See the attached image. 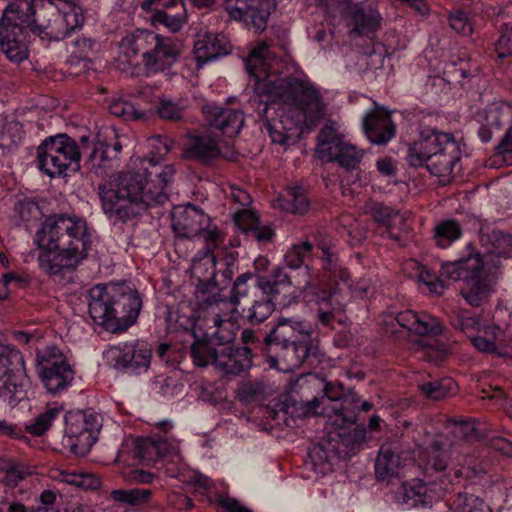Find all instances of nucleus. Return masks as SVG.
I'll list each match as a JSON object with an SVG mask.
<instances>
[{"label":"nucleus","mask_w":512,"mask_h":512,"mask_svg":"<svg viewBox=\"0 0 512 512\" xmlns=\"http://www.w3.org/2000/svg\"><path fill=\"white\" fill-rule=\"evenodd\" d=\"M174 175L173 165H161L155 156L143 158L137 169L120 172L98 185L103 212L109 219L127 222L149 207L163 205L169 200Z\"/></svg>","instance_id":"nucleus-1"},{"label":"nucleus","mask_w":512,"mask_h":512,"mask_svg":"<svg viewBox=\"0 0 512 512\" xmlns=\"http://www.w3.org/2000/svg\"><path fill=\"white\" fill-rule=\"evenodd\" d=\"M275 52L266 42H259L245 59V67L254 80V90L259 96H268L290 106L287 113L307 127L316 125L324 115L325 106L313 84L296 77L277 78L271 63Z\"/></svg>","instance_id":"nucleus-2"},{"label":"nucleus","mask_w":512,"mask_h":512,"mask_svg":"<svg viewBox=\"0 0 512 512\" xmlns=\"http://www.w3.org/2000/svg\"><path fill=\"white\" fill-rule=\"evenodd\" d=\"M92 233L82 217L67 214L48 216L35 235L39 268L49 276L75 270L92 249Z\"/></svg>","instance_id":"nucleus-3"},{"label":"nucleus","mask_w":512,"mask_h":512,"mask_svg":"<svg viewBox=\"0 0 512 512\" xmlns=\"http://www.w3.org/2000/svg\"><path fill=\"white\" fill-rule=\"evenodd\" d=\"M142 307L138 291L122 285H95L89 290L88 312L92 320L111 332L135 323Z\"/></svg>","instance_id":"nucleus-4"},{"label":"nucleus","mask_w":512,"mask_h":512,"mask_svg":"<svg viewBox=\"0 0 512 512\" xmlns=\"http://www.w3.org/2000/svg\"><path fill=\"white\" fill-rule=\"evenodd\" d=\"M119 49L128 63L141 56L146 74L154 75L170 69L178 61L182 43L151 30L136 29L122 38Z\"/></svg>","instance_id":"nucleus-5"},{"label":"nucleus","mask_w":512,"mask_h":512,"mask_svg":"<svg viewBox=\"0 0 512 512\" xmlns=\"http://www.w3.org/2000/svg\"><path fill=\"white\" fill-rule=\"evenodd\" d=\"M461 159L459 143L452 133L433 131L409 146L406 160L415 168L425 166L442 182L450 181L455 165Z\"/></svg>","instance_id":"nucleus-6"},{"label":"nucleus","mask_w":512,"mask_h":512,"mask_svg":"<svg viewBox=\"0 0 512 512\" xmlns=\"http://www.w3.org/2000/svg\"><path fill=\"white\" fill-rule=\"evenodd\" d=\"M484 259L473 243H468L462 256L441 265V277L451 281H463L461 296L473 307L488 301L494 291V283L482 276Z\"/></svg>","instance_id":"nucleus-7"},{"label":"nucleus","mask_w":512,"mask_h":512,"mask_svg":"<svg viewBox=\"0 0 512 512\" xmlns=\"http://www.w3.org/2000/svg\"><path fill=\"white\" fill-rule=\"evenodd\" d=\"M312 327L299 317L280 316L276 324L265 336L267 346L281 348L279 357L287 369L300 367L309 357L312 346Z\"/></svg>","instance_id":"nucleus-8"},{"label":"nucleus","mask_w":512,"mask_h":512,"mask_svg":"<svg viewBox=\"0 0 512 512\" xmlns=\"http://www.w3.org/2000/svg\"><path fill=\"white\" fill-rule=\"evenodd\" d=\"M32 1L9 2L0 19V48L6 57L20 63L28 58L32 16Z\"/></svg>","instance_id":"nucleus-9"},{"label":"nucleus","mask_w":512,"mask_h":512,"mask_svg":"<svg viewBox=\"0 0 512 512\" xmlns=\"http://www.w3.org/2000/svg\"><path fill=\"white\" fill-rule=\"evenodd\" d=\"M80 159L78 144L66 134L50 136L37 148V166L51 178L77 171Z\"/></svg>","instance_id":"nucleus-10"},{"label":"nucleus","mask_w":512,"mask_h":512,"mask_svg":"<svg viewBox=\"0 0 512 512\" xmlns=\"http://www.w3.org/2000/svg\"><path fill=\"white\" fill-rule=\"evenodd\" d=\"M28 386L22 353L0 342V398L15 406L26 398Z\"/></svg>","instance_id":"nucleus-11"},{"label":"nucleus","mask_w":512,"mask_h":512,"mask_svg":"<svg viewBox=\"0 0 512 512\" xmlns=\"http://www.w3.org/2000/svg\"><path fill=\"white\" fill-rule=\"evenodd\" d=\"M38 373L46 390L53 394L65 391L74 379V371L66 356L56 346H46L36 352Z\"/></svg>","instance_id":"nucleus-12"},{"label":"nucleus","mask_w":512,"mask_h":512,"mask_svg":"<svg viewBox=\"0 0 512 512\" xmlns=\"http://www.w3.org/2000/svg\"><path fill=\"white\" fill-rule=\"evenodd\" d=\"M133 454V459L144 465H149L159 459L177 461L180 459L179 442L176 438H162L156 435L147 438H136L132 441V447L129 450ZM126 453L121 450L119 461L126 462Z\"/></svg>","instance_id":"nucleus-13"},{"label":"nucleus","mask_w":512,"mask_h":512,"mask_svg":"<svg viewBox=\"0 0 512 512\" xmlns=\"http://www.w3.org/2000/svg\"><path fill=\"white\" fill-rule=\"evenodd\" d=\"M105 357L118 371L140 374L148 370L152 350L148 344L134 341L110 346L105 352Z\"/></svg>","instance_id":"nucleus-14"},{"label":"nucleus","mask_w":512,"mask_h":512,"mask_svg":"<svg viewBox=\"0 0 512 512\" xmlns=\"http://www.w3.org/2000/svg\"><path fill=\"white\" fill-rule=\"evenodd\" d=\"M65 442L71 452L84 455L97 441L101 419L92 412L79 413L66 420Z\"/></svg>","instance_id":"nucleus-15"},{"label":"nucleus","mask_w":512,"mask_h":512,"mask_svg":"<svg viewBox=\"0 0 512 512\" xmlns=\"http://www.w3.org/2000/svg\"><path fill=\"white\" fill-rule=\"evenodd\" d=\"M224 8L232 19L262 32L267 26L272 3L271 0H224Z\"/></svg>","instance_id":"nucleus-16"},{"label":"nucleus","mask_w":512,"mask_h":512,"mask_svg":"<svg viewBox=\"0 0 512 512\" xmlns=\"http://www.w3.org/2000/svg\"><path fill=\"white\" fill-rule=\"evenodd\" d=\"M209 225L210 217L191 204L176 206L172 211V228L179 237L200 235L204 240V233L212 230L208 229Z\"/></svg>","instance_id":"nucleus-17"},{"label":"nucleus","mask_w":512,"mask_h":512,"mask_svg":"<svg viewBox=\"0 0 512 512\" xmlns=\"http://www.w3.org/2000/svg\"><path fill=\"white\" fill-rule=\"evenodd\" d=\"M224 242V234L218 229L204 233V248L197 253L192 261L191 272L199 283L215 280L216 256L214 250Z\"/></svg>","instance_id":"nucleus-18"},{"label":"nucleus","mask_w":512,"mask_h":512,"mask_svg":"<svg viewBox=\"0 0 512 512\" xmlns=\"http://www.w3.org/2000/svg\"><path fill=\"white\" fill-rule=\"evenodd\" d=\"M362 128L366 138L373 145L385 146L396 135V124L390 113L380 107L366 113Z\"/></svg>","instance_id":"nucleus-19"},{"label":"nucleus","mask_w":512,"mask_h":512,"mask_svg":"<svg viewBox=\"0 0 512 512\" xmlns=\"http://www.w3.org/2000/svg\"><path fill=\"white\" fill-rule=\"evenodd\" d=\"M479 241L485 250L486 264L491 263L498 268L501 258L512 257V235L509 233L482 225L479 229Z\"/></svg>","instance_id":"nucleus-20"},{"label":"nucleus","mask_w":512,"mask_h":512,"mask_svg":"<svg viewBox=\"0 0 512 512\" xmlns=\"http://www.w3.org/2000/svg\"><path fill=\"white\" fill-rule=\"evenodd\" d=\"M202 111L209 126L228 137L237 135L244 125V114L241 110L209 103L202 107Z\"/></svg>","instance_id":"nucleus-21"},{"label":"nucleus","mask_w":512,"mask_h":512,"mask_svg":"<svg viewBox=\"0 0 512 512\" xmlns=\"http://www.w3.org/2000/svg\"><path fill=\"white\" fill-rule=\"evenodd\" d=\"M364 212L375 222L386 227L389 237L396 242L401 241L402 232L406 230V218L398 210L377 201H368Z\"/></svg>","instance_id":"nucleus-22"},{"label":"nucleus","mask_w":512,"mask_h":512,"mask_svg":"<svg viewBox=\"0 0 512 512\" xmlns=\"http://www.w3.org/2000/svg\"><path fill=\"white\" fill-rule=\"evenodd\" d=\"M214 361L215 369L222 374L239 375L251 367V350L248 347L221 346Z\"/></svg>","instance_id":"nucleus-23"},{"label":"nucleus","mask_w":512,"mask_h":512,"mask_svg":"<svg viewBox=\"0 0 512 512\" xmlns=\"http://www.w3.org/2000/svg\"><path fill=\"white\" fill-rule=\"evenodd\" d=\"M395 320L401 327L420 336H437L443 332L442 323L425 312L405 310L399 312Z\"/></svg>","instance_id":"nucleus-24"},{"label":"nucleus","mask_w":512,"mask_h":512,"mask_svg":"<svg viewBox=\"0 0 512 512\" xmlns=\"http://www.w3.org/2000/svg\"><path fill=\"white\" fill-rule=\"evenodd\" d=\"M121 150L122 145L119 141L112 144L95 143L86 162L88 169L97 176H105L108 170L114 168Z\"/></svg>","instance_id":"nucleus-25"},{"label":"nucleus","mask_w":512,"mask_h":512,"mask_svg":"<svg viewBox=\"0 0 512 512\" xmlns=\"http://www.w3.org/2000/svg\"><path fill=\"white\" fill-rule=\"evenodd\" d=\"M303 124L294 115L283 113L279 118L266 119L264 128L274 144L289 145L295 142Z\"/></svg>","instance_id":"nucleus-26"},{"label":"nucleus","mask_w":512,"mask_h":512,"mask_svg":"<svg viewBox=\"0 0 512 512\" xmlns=\"http://www.w3.org/2000/svg\"><path fill=\"white\" fill-rule=\"evenodd\" d=\"M345 143L340 126L336 122L328 121L318 133L316 153L321 160L333 162V158Z\"/></svg>","instance_id":"nucleus-27"},{"label":"nucleus","mask_w":512,"mask_h":512,"mask_svg":"<svg viewBox=\"0 0 512 512\" xmlns=\"http://www.w3.org/2000/svg\"><path fill=\"white\" fill-rule=\"evenodd\" d=\"M482 335L472 337L473 346L480 352L495 353L504 356L505 349L509 345V336L504 328L498 325L481 326Z\"/></svg>","instance_id":"nucleus-28"},{"label":"nucleus","mask_w":512,"mask_h":512,"mask_svg":"<svg viewBox=\"0 0 512 512\" xmlns=\"http://www.w3.org/2000/svg\"><path fill=\"white\" fill-rule=\"evenodd\" d=\"M230 45L226 37L221 34H207L199 38L194 44V55L198 63L204 64L208 61L227 55Z\"/></svg>","instance_id":"nucleus-29"},{"label":"nucleus","mask_w":512,"mask_h":512,"mask_svg":"<svg viewBox=\"0 0 512 512\" xmlns=\"http://www.w3.org/2000/svg\"><path fill=\"white\" fill-rule=\"evenodd\" d=\"M398 442L384 443L375 462L376 475L380 480L398 476L402 465Z\"/></svg>","instance_id":"nucleus-30"},{"label":"nucleus","mask_w":512,"mask_h":512,"mask_svg":"<svg viewBox=\"0 0 512 512\" xmlns=\"http://www.w3.org/2000/svg\"><path fill=\"white\" fill-rule=\"evenodd\" d=\"M257 287L264 294L277 299L279 305H285L284 299H280V296L286 297V294H290L293 284L285 269L283 267H276L269 278L261 277L258 279Z\"/></svg>","instance_id":"nucleus-31"},{"label":"nucleus","mask_w":512,"mask_h":512,"mask_svg":"<svg viewBox=\"0 0 512 512\" xmlns=\"http://www.w3.org/2000/svg\"><path fill=\"white\" fill-rule=\"evenodd\" d=\"M420 467L425 474L444 471L448 463V455L440 440L432 441L419 453Z\"/></svg>","instance_id":"nucleus-32"},{"label":"nucleus","mask_w":512,"mask_h":512,"mask_svg":"<svg viewBox=\"0 0 512 512\" xmlns=\"http://www.w3.org/2000/svg\"><path fill=\"white\" fill-rule=\"evenodd\" d=\"M220 150L216 140L210 136H194L184 149V155L188 159L199 160L204 163L216 159Z\"/></svg>","instance_id":"nucleus-33"},{"label":"nucleus","mask_w":512,"mask_h":512,"mask_svg":"<svg viewBox=\"0 0 512 512\" xmlns=\"http://www.w3.org/2000/svg\"><path fill=\"white\" fill-rule=\"evenodd\" d=\"M196 298L200 310L211 309V313H219V306L228 302L216 280L199 283L196 289Z\"/></svg>","instance_id":"nucleus-34"},{"label":"nucleus","mask_w":512,"mask_h":512,"mask_svg":"<svg viewBox=\"0 0 512 512\" xmlns=\"http://www.w3.org/2000/svg\"><path fill=\"white\" fill-rule=\"evenodd\" d=\"M205 331L203 332L205 337L217 341L218 346L231 345L235 334L230 328L231 323L221 318L218 312L210 313L207 318L204 319Z\"/></svg>","instance_id":"nucleus-35"},{"label":"nucleus","mask_w":512,"mask_h":512,"mask_svg":"<svg viewBox=\"0 0 512 512\" xmlns=\"http://www.w3.org/2000/svg\"><path fill=\"white\" fill-rule=\"evenodd\" d=\"M351 17L354 23L352 33L368 35L379 27L380 15L371 7L363 8L356 5L351 10Z\"/></svg>","instance_id":"nucleus-36"},{"label":"nucleus","mask_w":512,"mask_h":512,"mask_svg":"<svg viewBox=\"0 0 512 512\" xmlns=\"http://www.w3.org/2000/svg\"><path fill=\"white\" fill-rule=\"evenodd\" d=\"M463 235L460 223L455 219H446L437 223L433 228V240L441 249L450 247Z\"/></svg>","instance_id":"nucleus-37"},{"label":"nucleus","mask_w":512,"mask_h":512,"mask_svg":"<svg viewBox=\"0 0 512 512\" xmlns=\"http://www.w3.org/2000/svg\"><path fill=\"white\" fill-rule=\"evenodd\" d=\"M219 350V346L212 345L211 339L208 340L204 334L202 336L198 335L191 345L193 363L198 367H206L209 364L215 367L214 359L218 357Z\"/></svg>","instance_id":"nucleus-38"},{"label":"nucleus","mask_w":512,"mask_h":512,"mask_svg":"<svg viewBox=\"0 0 512 512\" xmlns=\"http://www.w3.org/2000/svg\"><path fill=\"white\" fill-rule=\"evenodd\" d=\"M277 206L286 212L304 215L310 209V201L300 188L294 187L277 199Z\"/></svg>","instance_id":"nucleus-39"},{"label":"nucleus","mask_w":512,"mask_h":512,"mask_svg":"<svg viewBox=\"0 0 512 512\" xmlns=\"http://www.w3.org/2000/svg\"><path fill=\"white\" fill-rule=\"evenodd\" d=\"M304 298L309 304L314 303L315 311H338L339 303L336 302L334 294L327 290H319L307 280L304 284Z\"/></svg>","instance_id":"nucleus-40"},{"label":"nucleus","mask_w":512,"mask_h":512,"mask_svg":"<svg viewBox=\"0 0 512 512\" xmlns=\"http://www.w3.org/2000/svg\"><path fill=\"white\" fill-rule=\"evenodd\" d=\"M278 300L272 296L264 294L259 299H255L248 309H243L245 318L252 324H260L267 320L275 310Z\"/></svg>","instance_id":"nucleus-41"},{"label":"nucleus","mask_w":512,"mask_h":512,"mask_svg":"<svg viewBox=\"0 0 512 512\" xmlns=\"http://www.w3.org/2000/svg\"><path fill=\"white\" fill-rule=\"evenodd\" d=\"M360 402V397L356 392L348 391L338 403L333 404L331 410L335 415L341 417L343 422L355 423Z\"/></svg>","instance_id":"nucleus-42"},{"label":"nucleus","mask_w":512,"mask_h":512,"mask_svg":"<svg viewBox=\"0 0 512 512\" xmlns=\"http://www.w3.org/2000/svg\"><path fill=\"white\" fill-rule=\"evenodd\" d=\"M421 392L429 399L441 400L457 391V384L452 378H443L423 383L419 386Z\"/></svg>","instance_id":"nucleus-43"},{"label":"nucleus","mask_w":512,"mask_h":512,"mask_svg":"<svg viewBox=\"0 0 512 512\" xmlns=\"http://www.w3.org/2000/svg\"><path fill=\"white\" fill-rule=\"evenodd\" d=\"M110 496L121 504L141 506L150 501L152 491L148 488L116 489L111 491Z\"/></svg>","instance_id":"nucleus-44"},{"label":"nucleus","mask_w":512,"mask_h":512,"mask_svg":"<svg viewBox=\"0 0 512 512\" xmlns=\"http://www.w3.org/2000/svg\"><path fill=\"white\" fill-rule=\"evenodd\" d=\"M61 411L57 407H48L45 411L39 413L29 424L25 425L24 432L37 437L44 435L59 417Z\"/></svg>","instance_id":"nucleus-45"},{"label":"nucleus","mask_w":512,"mask_h":512,"mask_svg":"<svg viewBox=\"0 0 512 512\" xmlns=\"http://www.w3.org/2000/svg\"><path fill=\"white\" fill-rule=\"evenodd\" d=\"M502 126L501 111L497 107H488L483 111V122L478 130V136L483 143L489 142L494 133Z\"/></svg>","instance_id":"nucleus-46"},{"label":"nucleus","mask_w":512,"mask_h":512,"mask_svg":"<svg viewBox=\"0 0 512 512\" xmlns=\"http://www.w3.org/2000/svg\"><path fill=\"white\" fill-rule=\"evenodd\" d=\"M449 509L450 512H492L482 499L466 492L458 493Z\"/></svg>","instance_id":"nucleus-47"},{"label":"nucleus","mask_w":512,"mask_h":512,"mask_svg":"<svg viewBox=\"0 0 512 512\" xmlns=\"http://www.w3.org/2000/svg\"><path fill=\"white\" fill-rule=\"evenodd\" d=\"M40 15L43 18L47 16H54L55 27H51L50 40L59 41L70 35L65 23V17L60 9V6L55 8L53 3L49 2L47 5H44L40 8Z\"/></svg>","instance_id":"nucleus-48"},{"label":"nucleus","mask_w":512,"mask_h":512,"mask_svg":"<svg viewBox=\"0 0 512 512\" xmlns=\"http://www.w3.org/2000/svg\"><path fill=\"white\" fill-rule=\"evenodd\" d=\"M364 157V151L356 145L346 141L342 148L338 151L333 162H337L346 170H356Z\"/></svg>","instance_id":"nucleus-49"},{"label":"nucleus","mask_w":512,"mask_h":512,"mask_svg":"<svg viewBox=\"0 0 512 512\" xmlns=\"http://www.w3.org/2000/svg\"><path fill=\"white\" fill-rule=\"evenodd\" d=\"M451 324L457 330L465 333L471 340L475 337V332H481V324L479 318L473 316L470 311L458 309L453 312Z\"/></svg>","instance_id":"nucleus-50"},{"label":"nucleus","mask_w":512,"mask_h":512,"mask_svg":"<svg viewBox=\"0 0 512 512\" xmlns=\"http://www.w3.org/2000/svg\"><path fill=\"white\" fill-rule=\"evenodd\" d=\"M323 398H313L310 402L307 404V412L319 415V414H327L329 413L325 409L319 410V407L321 404H323L324 400H328L330 402H333L334 404L338 403L342 397L344 396L343 393V386L342 385H334L332 383H326L323 386Z\"/></svg>","instance_id":"nucleus-51"},{"label":"nucleus","mask_w":512,"mask_h":512,"mask_svg":"<svg viewBox=\"0 0 512 512\" xmlns=\"http://www.w3.org/2000/svg\"><path fill=\"white\" fill-rule=\"evenodd\" d=\"M154 26L162 25L170 32L180 31L186 22V11L169 12L157 10L151 17Z\"/></svg>","instance_id":"nucleus-52"},{"label":"nucleus","mask_w":512,"mask_h":512,"mask_svg":"<svg viewBox=\"0 0 512 512\" xmlns=\"http://www.w3.org/2000/svg\"><path fill=\"white\" fill-rule=\"evenodd\" d=\"M22 140V125L18 121L5 123L0 128V149L3 153L11 152Z\"/></svg>","instance_id":"nucleus-53"},{"label":"nucleus","mask_w":512,"mask_h":512,"mask_svg":"<svg viewBox=\"0 0 512 512\" xmlns=\"http://www.w3.org/2000/svg\"><path fill=\"white\" fill-rule=\"evenodd\" d=\"M109 111L112 115L120 117L125 121L140 120L145 117V113L136 107L131 101L125 98H116L109 105Z\"/></svg>","instance_id":"nucleus-54"},{"label":"nucleus","mask_w":512,"mask_h":512,"mask_svg":"<svg viewBox=\"0 0 512 512\" xmlns=\"http://www.w3.org/2000/svg\"><path fill=\"white\" fill-rule=\"evenodd\" d=\"M313 244L310 241H303L292 245L284 255V261L288 268L299 269L306 259L311 255Z\"/></svg>","instance_id":"nucleus-55"},{"label":"nucleus","mask_w":512,"mask_h":512,"mask_svg":"<svg viewBox=\"0 0 512 512\" xmlns=\"http://www.w3.org/2000/svg\"><path fill=\"white\" fill-rule=\"evenodd\" d=\"M60 9L65 17V23L69 33L73 32L76 28L81 27L84 22V16L79 7L67 0H59Z\"/></svg>","instance_id":"nucleus-56"},{"label":"nucleus","mask_w":512,"mask_h":512,"mask_svg":"<svg viewBox=\"0 0 512 512\" xmlns=\"http://www.w3.org/2000/svg\"><path fill=\"white\" fill-rule=\"evenodd\" d=\"M254 277L252 272H246L237 277L233 284V288L230 296L227 298L234 308L240 305L241 299L247 297L249 294L250 287L248 281Z\"/></svg>","instance_id":"nucleus-57"},{"label":"nucleus","mask_w":512,"mask_h":512,"mask_svg":"<svg viewBox=\"0 0 512 512\" xmlns=\"http://www.w3.org/2000/svg\"><path fill=\"white\" fill-rule=\"evenodd\" d=\"M188 313H186L183 309H181L175 318V323L179 329H182L185 332H188L194 338L198 337L196 328L199 327L202 329L204 319L201 317L195 318L194 312L191 309H188Z\"/></svg>","instance_id":"nucleus-58"},{"label":"nucleus","mask_w":512,"mask_h":512,"mask_svg":"<svg viewBox=\"0 0 512 512\" xmlns=\"http://www.w3.org/2000/svg\"><path fill=\"white\" fill-rule=\"evenodd\" d=\"M495 51L500 59L512 55V23H502L500 25Z\"/></svg>","instance_id":"nucleus-59"},{"label":"nucleus","mask_w":512,"mask_h":512,"mask_svg":"<svg viewBox=\"0 0 512 512\" xmlns=\"http://www.w3.org/2000/svg\"><path fill=\"white\" fill-rule=\"evenodd\" d=\"M450 27L463 36H469L473 32V25L468 14L462 10H455L449 14Z\"/></svg>","instance_id":"nucleus-60"},{"label":"nucleus","mask_w":512,"mask_h":512,"mask_svg":"<svg viewBox=\"0 0 512 512\" xmlns=\"http://www.w3.org/2000/svg\"><path fill=\"white\" fill-rule=\"evenodd\" d=\"M494 161L509 166L512 165V126L506 131L500 143L496 146Z\"/></svg>","instance_id":"nucleus-61"},{"label":"nucleus","mask_w":512,"mask_h":512,"mask_svg":"<svg viewBox=\"0 0 512 512\" xmlns=\"http://www.w3.org/2000/svg\"><path fill=\"white\" fill-rule=\"evenodd\" d=\"M32 16V23L34 27H31V32L33 35H37L42 40H50V31L51 27H55L54 25V16H47L43 18L40 15V10L37 13V16Z\"/></svg>","instance_id":"nucleus-62"},{"label":"nucleus","mask_w":512,"mask_h":512,"mask_svg":"<svg viewBox=\"0 0 512 512\" xmlns=\"http://www.w3.org/2000/svg\"><path fill=\"white\" fill-rule=\"evenodd\" d=\"M31 474L32 471L28 466L15 461L13 463V468L9 469V471L4 476L3 481L6 486L16 487L21 481L26 479Z\"/></svg>","instance_id":"nucleus-63"},{"label":"nucleus","mask_w":512,"mask_h":512,"mask_svg":"<svg viewBox=\"0 0 512 512\" xmlns=\"http://www.w3.org/2000/svg\"><path fill=\"white\" fill-rule=\"evenodd\" d=\"M184 107L168 99H162L157 108L159 116L166 120H179L183 115Z\"/></svg>","instance_id":"nucleus-64"}]
</instances>
